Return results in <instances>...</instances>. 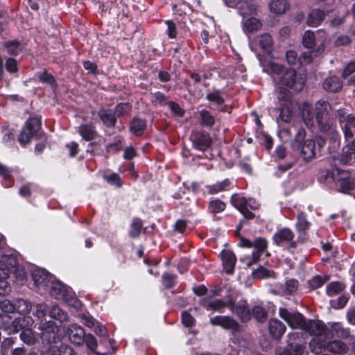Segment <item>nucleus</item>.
Masks as SVG:
<instances>
[{
	"label": "nucleus",
	"mask_w": 355,
	"mask_h": 355,
	"mask_svg": "<svg viewBox=\"0 0 355 355\" xmlns=\"http://www.w3.org/2000/svg\"><path fill=\"white\" fill-rule=\"evenodd\" d=\"M331 105L325 101H318L315 104V111L312 112L311 106L304 103L301 109L303 121L308 128H313L315 123L320 130L326 136L334 147L340 146V135L331 119Z\"/></svg>",
	"instance_id": "1"
},
{
	"label": "nucleus",
	"mask_w": 355,
	"mask_h": 355,
	"mask_svg": "<svg viewBox=\"0 0 355 355\" xmlns=\"http://www.w3.org/2000/svg\"><path fill=\"white\" fill-rule=\"evenodd\" d=\"M303 330L313 336L310 342L312 352L317 354L322 352V347L325 345V338L329 335L324 323L320 320H306Z\"/></svg>",
	"instance_id": "2"
},
{
	"label": "nucleus",
	"mask_w": 355,
	"mask_h": 355,
	"mask_svg": "<svg viewBox=\"0 0 355 355\" xmlns=\"http://www.w3.org/2000/svg\"><path fill=\"white\" fill-rule=\"evenodd\" d=\"M41 128V120L39 118H30L26 123L19 135V141L21 145H25L35 137Z\"/></svg>",
	"instance_id": "3"
},
{
	"label": "nucleus",
	"mask_w": 355,
	"mask_h": 355,
	"mask_svg": "<svg viewBox=\"0 0 355 355\" xmlns=\"http://www.w3.org/2000/svg\"><path fill=\"white\" fill-rule=\"evenodd\" d=\"M338 117L345 139H355V116L348 114L344 110L338 111Z\"/></svg>",
	"instance_id": "4"
},
{
	"label": "nucleus",
	"mask_w": 355,
	"mask_h": 355,
	"mask_svg": "<svg viewBox=\"0 0 355 355\" xmlns=\"http://www.w3.org/2000/svg\"><path fill=\"white\" fill-rule=\"evenodd\" d=\"M278 100L282 102V105L284 106L280 110L279 118L284 122H290L293 116V109L295 106V104L291 101L290 92L287 90H280Z\"/></svg>",
	"instance_id": "5"
},
{
	"label": "nucleus",
	"mask_w": 355,
	"mask_h": 355,
	"mask_svg": "<svg viewBox=\"0 0 355 355\" xmlns=\"http://www.w3.org/2000/svg\"><path fill=\"white\" fill-rule=\"evenodd\" d=\"M279 316L284 319L292 329H300L303 330L305 325V318L297 311H289L285 308L279 309Z\"/></svg>",
	"instance_id": "6"
},
{
	"label": "nucleus",
	"mask_w": 355,
	"mask_h": 355,
	"mask_svg": "<svg viewBox=\"0 0 355 355\" xmlns=\"http://www.w3.org/2000/svg\"><path fill=\"white\" fill-rule=\"evenodd\" d=\"M67 287L59 281L51 282L50 294L58 300H64L67 301L68 303L75 307L79 309L81 306V303L77 299L73 298L69 301L67 299Z\"/></svg>",
	"instance_id": "7"
},
{
	"label": "nucleus",
	"mask_w": 355,
	"mask_h": 355,
	"mask_svg": "<svg viewBox=\"0 0 355 355\" xmlns=\"http://www.w3.org/2000/svg\"><path fill=\"white\" fill-rule=\"evenodd\" d=\"M228 307L242 322H248L251 318V312L245 300H241L236 304L229 300Z\"/></svg>",
	"instance_id": "8"
},
{
	"label": "nucleus",
	"mask_w": 355,
	"mask_h": 355,
	"mask_svg": "<svg viewBox=\"0 0 355 355\" xmlns=\"http://www.w3.org/2000/svg\"><path fill=\"white\" fill-rule=\"evenodd\" d=\"M190 139L193 147L200 151H205L211 144V139L209 135L205 131L193 132Z\"/></svg>",
	"instance_id": "9"
},
{
	"label": "nucleus",
	"mask_w": 355,
	"mask_h": 355,
	"mask_svg": "<svg viewBox=\"0 0 355 355\" xmlns=\"http://www.w3.org/2000/svg\"><path fill=\"white\" fill-rule=\"evenodd\" d=\"M209 322L213 326H220L225 329L237 331L239 328L237 321L227 315H217L211 318Z\"/></svg>",
	"instance_id": "10"
},
{
	"label": "nucleus",
	"mask_w": 355,
	"mask_h": 355,
	"mask_svg": "<svg viewBox=\"0 0 355 355\" xmlns=\"http://www.w3.org/2000/svg\"><path fill=\"white\" fill-rule=\"evenodd\" d=\"M294 238V233L288 227H284L278 230L274 234L272 239L275 244L281 245L284 243L291 242L289 244L290 248H295L296 243L293 241Z\"/></svg>",
	"instance_id": "11"
},
{
	"label": "nucleus",
	"mask_w": 355,
	"mask_h": 355,
	"mask_svg": "<svg viewBox=\"0 0 355 355\" xmlns=\"http://www.w3.org/2000/svg\"><path fill=\"white\" fill-rule=\"evenodd\" d=\"M346 145L342 150L340 160L344 164H351L355 160V139H345Z\"/></svg>",
	"instance_id": "12"
},
{
	"label": "nucleus",
	"mask_w": 355,
	"mask_h": 355,
	"mask_svg": "<svg viewBox=\"0 0 355 355\" xmlns=\"http://www.w3.org/2000/svg\"><path fill=\"white\" fill-rule=\"evenodd\" d=\"M67 335L69 340L76 345H80L84 343L85 332L76 324H71L67 328Z\"/></svg>",
	"instance_id": "13"
},
{
	"label": "nucleus",
	"mask_w": 355,
	"mask_h": 355,
	"mask_svg": "<svg viewBox=\"0 0 355 355\" xmlns=\"http://www.w3.org/2000/svg\"><path fill=\"white\" fill-rule=\"evenodd\" d=\"M229 301L225 302L220 299H214L211 297L200 300V304L207 311H221L223 309L228 306Z\"/></svg>",
	"instance_id": "14"
},
{
	"label": "nucleus",
	"mask_w": 355,
	"mask_h": 355,
	"mask_svg": "<svg viewBox=\"0 0 355 355\" xmlns=\"http://www.w3.org/2000/svg\"><path fill=\"white\" fill-rule=\"evenodd\" d=\"M232 205L244 216L247 219H252L254 214L247 208V200L237 194L233 195L231 198Z\"/></svg>",
	"instance_id": "15"
},
{
	"label": "nucleus",
	"mask_w": 355,
	"mask_h": 355,
	"mask_svg": "<svg viewBox=\"0 0 355 355\" xmlns=\"http://www.w3.org/2000/svg\"><path fill=\"white\" fill-rule=\"evenodd\" d=\"M336 176L335 182H338L343 191L351 189L353 186V182L351 180L350 173L347 171L335 168Z\"/></svg>",
	"instance_id": "16"
},
{
	"label": "nucleus",
	"mask_w": 355,
	"mask_h": 355,
	"mask_svg": "<svg viewBox=\"0 0 355 355\" xmlns=\"http://www.w3.org/2000/svg\"><path fill=\"white\" fill-rule=\"evenodd\" d=\"M315 143L312 139H306L301 145L300 154L305 162H309L315 157Z\"/></svg>",
	"instance_id": "17"
},
{
	"label": "nucleus",
	"mask_w": 355,
	"mask_h": 355,
	"mask_svg": "<svg viewBox=\"0 0 355 355\" xmlns=\"http://www.w3.org/2000/svg\"><path fill=\"white\" fill-rule=\"evenodd\" d=\"M267 241L261 237L257 239L253 243V247L257 249L256 252L252 254V259L246 263L248 267L258 262L261 254L267 248Z\"/></svg>",
	"instance_id": "18"
},
{
	"label": "nucleus",
	"mask_w": 355,
	"mask_h": 355,
	"mask_svg": "<svg viewBox=\"0 0 355 355\" xmlns=\"http://www.w3.org/2000/svg\"><path fill=\"white\" fill-rule=\"evenodd\" d=\"M221 260L225 272L227 274H232L234 272L235 263L236 261V256L228 250H224L221 252Z\"/></svg>",
	"instance_id": "19"
},
{
	"label": "nucleus",
	"mask_w": 355,
	"mask_h": 355,
	"mask_svg": "<svg viewBox=\"0 0 355 355\" xmlns=\"http://www.w3.org/2000/svg\"><path fill=\"white\" fill-rule=\"evenodd\" d=\"M32 278L36 286H48L51 277L44 269L37 268L33 270Z\"/></svg>",
	"instance_id": "20"
},
{
	"label": "nucleus",
	"mask_w": 355,
	"mask_h": 355,
	"mask_svg": "<svg viewBox=\"0 0 355 355\" xmlns=\"http://www.w3.org/2000/svg\"><path fill=\"white\" fill-rule=\"evenodd\" d=\"M58 334V327L53 321L46 322L43 324L42 338L49 343L55 341Z\"/></svg>",
	"instance_id": "21"
},
{
	"label": "nucleus",
	"mask_w": 355,
	"mask_h": 355,
	"mask_svg": "<svg viewBox=\"0 0 355 355\" xmlns=\"http://www.w3.org/2000/svg\"><path fill=\"white\" fill-rule=\"evenodd\" d=\"M270 335L275 339H280L286 331L285 324L277 319H271L268 323Z\"/></svg>",
	"instance_id": "22"
},
{
	"label": "nucleus",
	"mask_w": 355,
	"mask_h": 355,
	"mask_svg": "<svg viewBox=\"0 0 355 355\" xmlns=\"http://www.w3.org/2000/svg\"><path fill=\"white\" fill-rule=\"evenodd\" d=\"M299 334L293 333L288 336V347L290 350V355H302L306 349L305 343H294L293 341L298 337Z\"/></svg>",
	"instance_id": "23"
},
{
	"label": "nucleus",
	"mask_w": 355,
	"mask_h": 355,
	"mask_svg": "<svg viewBox=\"0 0 355 355\" xmlns=\"http://www.w3.org/2000/svg\"><path fill=\"white\" fill-rule=\"evenodd\" d=\"M327 339L325 338V345L322 347V349H327L329 352L338 354H345L348 351L347 345L343 342L337 340L327 342Z\"/></svg>",
	"instance_id": "24"
},
{
	"label": "nucleus",
	"mask_w": 355,
	"mask_h": 355,
	"mask_svg": "<svg viewBox=\"0 0 355 355\" xmlns=\"http://www.w3.org/2000/svg\"><path fill=\"white\" fill-rule=\"evenodd\" d=\"M271 12L281 15L284 14L290 8V4L287 0H272L268 4Z\"/></svg>",
	"instance_id": "25"
},
{
	"label": "nucleus",
	"mask_w": 355,
	"mask_h": 355,
	"mask_svg": "<svg viewBox=\"0 0 355 355\" xmlns=\"http://www.w3.org/2000/svg\"><path fill=\"white\" fill-rule=\"evenodd\" d=\"M277 83L292 88L296 84V71L293 69H286Z\"/></svg>",
	"instance_id": "26"
},
{
	"label": "nucleus",
	"mask_w": 355,
	"mask_h": 355,
	"mask_svg": "<svg viewBox=\"0 0 355 355\" xmlns=\"http://www.w3.org/2000/svg\"><path fill=\"white\" fill-rule=\"evenodd\" d=\"M325 13L320 9L311 10L307 17L306 23L309 26L316 27L324 19Z\"/></svg>",
	"instance_id": "27"
},
{
	"label": "nucleus",
	"mask_w": 355,
	"mask_h": 355,
	"mask_svg": "<svg viewBox=\"0 0 355 355\" xmlns=\"http://www.w3.org/2000/svg\"><path fill=\"white\" fill-rule=\"evenodd\" d=\"M322 86L328 92H338L341 90L343 84L338 77L331 76L324 80Z\"/></svg>",
	"instance_id": "28"
},
{
	"label": "nucleus",
	"mask_w": 355,
	"mask_h": 355,
	"mask_svg": "<svg viewBox=\"0 0 355 355\" xmlns=\"http://www.w3.org/2000/svg\"><path fill=\"white\" fill-rule=\"evenodd\" d=\"M98 116L103 123L107 127H113L116 122V114L112 110H101L98 113Z\"/></svg>",
	"instance_id": "29"
},
{
	"label": "nucleus",
	"mask_w": 355,
	"mask_h": 355,
	"mask_svg": "<svg viewBox=\"0 0 355 355\" xmlns=\"http://www.w3.org/2000/svg\"><path fill=\"white\" fill-rule=\"evenodd\" d=\"M258 6L254 0H247L241 2L239 8L240 14L243 16L255 14Z\"/></svg>",
	"instance_id": "30"
},
{
	"label": "nucleus",
	"mask_w": 355,
	"mask_h": 355,
	"mask_svg": "<svg viewBox=\"0 0 355 355\" xmlns=\"http://www.w3.org/2000/svg\"><path fill=\"white\" fill-rule=\"evenodd\" d=\"M146 128V123L145 121L142 119L134 118L132 121L130 122V131L136 136L141 135L144 133V131L145 130Z\"/></svg>",
	"instance_id": "31"
},
{
	"label": "nucleus",
	"mask_w": 355,
	"mask_h": 355,
	"mask_svg": "<svg viewBox=\"0 0 355 355\" xmlns=\"http://www.w3.org/2000/svg\"><path fill=\"white\" fill-rule=\"evenodd\" d=\"M266 71L270 72L273 80L277 82L286 69L282 64L270 62L268 65Z\"/></svg>",
	"instance_id": "32"
},
{
	"label": "nucleus",
	"mask_w": 355,
	"mask_h": 355,
	"mask_svg": "<svg viewBox=\"0 0 355 355\" xmlns=\"http://www.w3.org/2000/svg\"><path fill=\"white\" fill-rule=\"evenodd\" d=\"M255 42L265 51L269 52L272 46L271 36L268 34L259 35L255 39Z\"/></svg>",
	"instance_id": "33"
},
{
	"label": "nucleus",
	"mask_w": 355,
	"mask_h": 355,
	"mask_svg": "<svg viewBox=\"0 0 355 355\" xmlns=\"http://www.w3.org/2000/svg\"><path fill=\"white\" fill-rule=\"evenodd\" d=\"M0 267L9 270V272L14 271L17 266V260L12 255H1Z\"/></svg>",
	"instance_id": "34"
},
{
	"label": "nucleus",
	"mask_w": 355,
	"mask_h": 355,
	"mask_svg": "<svg viewBox=\"0 0 355 355\" xmlns=\"http://www.w3.org/2000/svg\"><path fill=\"white\" fill-rule=\"evenodd\" d=\"M230 184V182L228 180H225L222 182H216L213 185L206 186V192L210 195L216 194L220 191L227 190Z\"/></svg>",
	"instance_id": "35"
},
{
	"label": "nucleus",
	"mask_w": 355,
	"mask_h": 355,
	"mask_svg": "<svg viewBox=\"0 0 355 355\" xmlns=\"http://www.w3.org/2000/svg\"><path fill=\"white\" fill-rule=\"evenodd\" d=\"M331 329L333 334L337 337L346 339L351 338L349 329L343 327L339 322H334L331 325Z\"/></svg>",
	"instance_id": "36"
},
{
	"label": "nucleus",
	"mask_w": 355,
	"mask_h": 355,
	"mask_svg": "<svg viewBox=\"0 0 355 355\" xmlns=\"http://www.w3.org/2000/svg\"><path fill=\"white\" fill-rule=\"evenodd\" d=\"M79 133L86 141L94 139L96 135L94 127L87 124L81 125L79 127Z\"/></svg>",
	"instance_id": "37"
},
{
	"label": "nucleus",
	"mask_w": 355,
	"mask_h": 355,
	"mask_svg": "<svg viewBox=\"0 0 355 355\" xmlns=\"http://www.w3.org/2000/svg\"><path fill=\"white\" fill-rule=\"evenodd\" d=\"M297 288L298 281L295 279H291L281 286V291L283 295H291L297 291Z\"/></svg>",
	"instance_id": "38"
},
{
	"label": "nucleus",
	"mask_w": 355,
	"mask_h": 355,
	"mask_svg": "<svg viewBox=\"0 0 355 355\" xmlns=\"http://www.w3.org/2000/svg\"><path fill=\"white\" fill-rule=\"evenodd\" d=\"M200 123L203 126H212L215 123L214 116L207 110H202L199 112Z\"/></svg>",
	"instance_id": "39"
},
{
	"label": "nucleus",
	"mask_w": 355,
	"mask_h": 355,
	"mask_svg": "<svg viewBox=\"0 0 355 355\" xmlns=\"http://www.w3.org/2000/svg\"><path fill=\"white\" fill-rule=\"evenodd\" d=\"M324 46L322 44H320L315 49L304 52L302 54L300 59L304 62L309 63L311 62L313 57L318 56L324 51Z\"/></svg>",
	"instance_id": "40"
},
{
	"label": "nucleus",
	"mask_w": 355,
	"mask_h": 355,
	"mask_svg": "<svg viewBox=\"0 0 355 355\" xmlns=\"http://www.w3.org/2000/svg\"><path fill=\"white\" fill-rule=\"evenodd\" d=\"M262 26L261 21L254 17L248 19L244 23V29L248 32H254L260 29Z\"/></svg>",
	"instance_id": "41"
},
{
	"label": "nucleus",
	"mask_w": 355,
	"mask_h": 355,
	"mask_svg": "<svg viewBox=\"0 0 355 355\" xmlns=\"http://www.w3.org/2000/svg\"><path fill=\"white\" fill-rule=\"evenodd\" d=\"M15 311L20 314L28 313L31 309V304L26 300L18 299L15 302Z\"/></svg>",
	"instance_id": "42"
},
{
	"label": "nucleus",
	"mask_w": 355,
	"mask_h": 355,
	"mask_svg": "<svg viewBox=\"0 0 355 355\" xmlns=\"http://www.w3.org/2000/svg\"><path fill=\"white\" fill-rule=\"evenodd\" d=\"M299 232H304L309 227V222L304 212H300L297 215V220L295 225Z\"/></svg>",
	"instance_id": "43"
},
{
	"label": "nucleus",
	"mask_w": 355,
	"mask_h": 355,
	"mask_svg": "<svg viewBox=\"0 0 355 355\" xmlns=\"http://www.w3.org/2000/svg\"><path fill=\"white\" fill-rule=\"evenodd\" d=\"M335 169L329 170L327 168H320L319 171V178L325 183H330L335 181Z\"/></svg>",
	"instance_id": "44"
},
{
	"label": "nucleus",
	"mask_w": 355,
	"mask_h": 355,
	"mask_svg": "<svg viewBox=\"0 0 355 355\" xmlns=\"http://www.w3.org/2000/svg\"><path fill=\"white\" fill-rule=\"evenodd\" d=\"M225 202L218 199L211 200L209 203V211L213 214L221 212L225 210Z\"/></svg>",
	"instance_id": "45"
},
{
	"label": "nucleus",
	"mask_w": 355,
	"mask_h": 355,
	"mask_svg": "<svg viewBox=\"0 0 355 355\" xmlns=\"http://www.w3.org/2000/svg\"><path fill=\"white\" fill-rule=\"evenodd\" d=\"M302 44L307 49L313 48L315 44V37L313 32L306 31L302 38Z\"/></svg>",
	"instance_id": "46"
},
{
	"label": "nucleus",
	"mask_w": 355,
	"mask_h": 355,
	"mask_svg": "<svg viewBox=\"0 0 355 355\" xmlns=\"http://www.w3.org/2000/svg\"><path fill=\"white\" fill-rule=\"evenodd\" d=\"M252 315L259 322H263L268 318L267 311L260 306H255L252 309Z\"/></svg>",
	"instance_id": "47"
},
{
	"label": "nucleus",
	"mask_w": 355,
	"mask_h": 355,
	"mask_svg": "<svg viewBox=\"0 0 355 355\" xmlns=\"http://www.w3.org/2000/svg\"><path fill=\"white\" fill-rule=\"evenodd\" d=\"M345 288V284L341 282H332L327 286V293L329 296L334 295L343 291Z\"/></svg>",
	"instance_id": "48"
},
{
	"label": "nucleus",
	"mask_w": 355,
	"mask_h": 355,
	"mask_svg": "<svg viewBox=\"0 0 355 355\" xmlns=\"http://www.w3.org/2000/svg\"><path fill=\"white\" fill-rule=\"evenodd\" d=\"M142 227V222L139 218H135L130 226V230L129 232V235L132 238L138 237L141 233V230Z\"/></svg>",
	"instance_id": "49"
},
{
	"label": "nucleus",
	"mask_w": 355,
	"mask_h": 355,
	"mask_svg": "<svg viewBox=\"0 0 355 355\" xmlns=\"http://www.w3.org/2000/svg\"><path fill=\"white\" fill-rule=\"evenodd\" d=\"M49 315L52 318H55L60 321H65L67 319V314L59 306L55 305L50 310Z\"/></svg>",
	"instance_id": "50"
},
{
	"label": "nucleus",
	"mask_w": 355,
	"mask_h": 355,
	"mask_svg": "<svg viewBox=\"0 0 355 355\" xmlns=\"http://www.w3.org/2000/svg\"><path fill=\"white\" fill-rule=\"evenodd\" d=\"M329 277L328 275H325L324 277L320 276H315L309 281V287L311 289H315L322 286L326 282L329 280Z\"/></svg>",
	"instance_id": "51"
},
{
	"label": "nucleus",
	"mask_w": 355,
	"mask_h": 355,
	"mask_svg": "<svg viewBox=\"0 0 355 355\" xmlns=\"http://www.w3.org/2000/svg\"><path fill=\"white\" fill-rule=\"evenodd\" d=\"M20 338L23 342L28 345H33L35 342V334L31 329H24L20 334Z\"/></svg>",
	"instance_id": "52"
},
{
	"label": "nucleus",
	"mask_w": 355,
	"mask_h": 355,
	"mask_svg": "<svg viewBox=\"0 0 355 355\" xmlns=\"http://www.w3.org/2000/svg\"><path fill=\"white\" fill-rule=\"evenodd\" d=\"M37 77L40 82L46 83L51 85L52 87H56V82L53 76L48 73L46 71H44L37 75Z\"/></svg>",
	"instance_id": "53"
},
{
	"label": "nucleus",
	"mask_w": 355,
	"mask_h": 355,
	"mask_svg": "<svg viewBox=\"0 0 355 355\" xmlns=\"http://www.w3.org/2000/svg\"><path fill=\"white\" fill-rule=\"evenodd\" d=\"M131 110V105L130 103H120L115 107L114 112L117 116H122L128 114Z\"/></svg>",
	"instance_id": "54"
},
{
	"label": "nucleus",
	"mask_w": 355,
	"mask_h": 355,
	"mask_svg": "<svg viewBox=\"0 0 355 355\" xmlns=\"http://www.w3.org/2000/svg\"><path fill=\"white\" fill-rule=\"evenodd\" d=\"M207 98L211 102H214L218 105H221L224 103V99L220 96L218 91H215L207 95Z\"/></svg>",
	"instance_id": "55"
},
{
	"label": "nucleus",
	"mask_w": 355,
	"mask_h": 355,
	"mask_svg": "<svg viewBox=\"0 0 355 355\" xmlns=\"http://www.w3.org/2000/svg\"><path fill=\"white\" fill-rule=\"evenodd\" d=\"M84 342L86 343L87 347L94 352L97 347L98 343L96 338L92 334H85Z\"/></svg>",
	"instance_id": "56"
},
{
	"label": "nucleus",
	"mask_w": 355,
	"mask_h": 355,
	"mask_svg": "<svg viewBox=\"0 0 355 355\" xmlns=\"http://www.w3.org/2000/svg\"><path fill=\"white\" fill-rule=\"evenodd\" d=\"M176 276L175 275L164 273L162 275V282L166 288H171L175 282Z\"/></svg>",
	"instance_id": "57"
},
{
	"label": "nucleus",
	"mask_w": 355,
	"mask_h": 355,
	"mask_svg": "<svg viewBox=\"0 0 355 355\" xmlns=\"http://www.w3.org/2000/svg\"><path fill=\"white\" fill-rule=\"evenodd\" d=\"M58 355H76L73 349L66 344H60L57 347Z\"/></svg>",
	"instance_id": "58"
},
{
	"label": "nucleus",
	"mask_w": 355,
	"mask_h": 355,
	"mask_svg": "<svg viewBox=\"0 0 355 355\" xmlns=\"http://www.w3.org/2000/svg\"><path fill=\"white\" fill-rule=\"evenodd\" d=\"M0 309L7 313H12L15 311V304H12L8 300H4L0 302Z\"/></svg>",
	"instance_id": "59"
},
{
	"label": "nucleus",
	"mask_w": 355,
	"mask_h": 355,
	"mask_svg": "<svg viewBox=\"0 0 355 355\" xmlns=\"http://www.w3.org/2000/svg\"><path fill=\"white\" fill-rule=\"evenodd\" d=\"M182 321L183 324L188 327L193 326L195 323L193 317L187 311L182 313Z\"/></svg>",
	"instance_id": "60"
},
{
	"label": "nucleus",
	"mask_w": 355,
	"mask_h": 355,
	"mask_svg": "<svg viewBox=\"0 0 355 355\" xmlns=\"http://www.w3.org/2000/svg\"><path fill=\"white\" fill-rule=\"evenodd\" d=\"M272 273V272H271L263 267H260L257 270H254L253 272L254 276L257 278L271 277Z\"/></svg>",
	"instance_id": "61"
},
{
	"label": "nucleus",
	"mask_w": 355,
	"mask_h": 355,
	"mask_svg": "<svg viewBox=\"0 0 355 355\" xmlns=\"http://www.w3.org/2000/svg\"><path fill=\"white\" fill-rule=\"evenodd\" d=\"M168 105L171 110L178 116H183L184 111L179 106V105L173 101L168 102Z\"/></svg>",
	"instance_id": "62"
},
{
	"label": "nucleus",
	"mask_w": 355,
	"mask_h": 355,
	"mask_svg": "<svg viewBox=\"0 0 355 355\" xmlns=\"http://www.w3.org/2000/svg\"><path fill=\"white\" fill-rule=\"evenodd\" d=\"M355 71V61L349 62L343 69L342 77L346 78Z\"/></svg>",
	"instance_id": "63"
},
{
	"label": "nucleus",
	"mask_w": 355,
	"mask_h": 355,
	"mask_svg": "<svg viewBox=\"0 0 355 355\" xmlns=\"http://www.w3.org/2000/svg\"><path fill=\"white\" fill-rule=\"evenodd\" d=\"M6 68L10 73H14L17 71V61L12 58H8L6 62Z\"/></svg>",
	"instance_id": "64"
}]
</instances>
